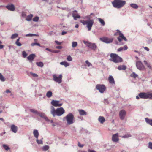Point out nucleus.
<instances>
[{
  "instance_id": "53",
  "label": "nucleus",
  "mask_w": 152,
  "mask_h": 152,
  "mask_svg": "<svg viewBox=\"0 0 152 152\" xmlns=\"http://www.w3.org/2000/svg\"><path fill=\"white\" fill-rule=\"evenodd\" d=\"M36 35L35 34H27L26 36H35Z\"/></svg>"
},
{
  "instance_id": "49",
  "label": "nucleus",
  "mask_w": 152,
  "mask_h": 152,
  "mask_svg": "<svg viewBox=\"0 0 152 152\" xmlns=\"http://www.w3.org/2000/svg\"><path fill=\"white\" fill-rule=\"evenodd\" d=\"M31 74L34 77H38V75L36 74L31 73Z\"/></svg>"
},
{
  "instance_id": "28",
  "label": "nucleus",
  "mask_w": 152,
  "mask_h": 152,
  "mask_svg": "<svg viewBox=\"0 0 152 152\" xmlns=\"http://www.w3.org/2000/svg\"><path fill=\"white\" fill-rule=\"evenodd\" d=\"M52 93L51 91H49L47 92L46 96L48 98H50L52 96Z\"/></svg>"
},
{
  "instance_id": "7",
  "label": "nucleus",
  "mask_w": 152,
  "mask_h": 152,
  "mask_svg": "<svg viewBox=\"0 0 152 152\" xmlns=\"http://www.w3.org/2000/svg\"><path fill=\"white\" fill-rule=\"evenodd\" d=\"M68 124L70 125L72 124L74 121V116L72 113H69L65 117Z\"/></svg>"
},
{
  "instance_id": "42",
  "label": "nucleus",
  "mask_w": 152,
  "mask_h": 152,
  "mask_svg": "<svg viewBox=\"0 0 152 152\" xmlns=\"http://www.w3.org/2000/svg\"><path fill=\"white\" fill-rule=\"evenodd\" d=\"M86 63L87 65V66L88 67L90 66H92V64L89 62L88 60H86Z\"/></svg>"
},
{
  "instance_id": "12",
  "label": "nucleus",
  "mask_w": 152,
  "mask_h": 152,
  "mask_svg": "<svg viewBox=\"0 0 152 152\" xmlns=\"http://www.w3.org/2000/svg\"><path fill=\"white\" fill-rule=\"evenodd\" d=\"M86 44V45L90 48L95 50L96 48V46L95 43H92L88 42H85Z\"/></svg>"
},
{
  "instance_id": "24",
  "label": "nucleus",
  "mask_w": 152,
  "mask_h": 152,
  "mask_svg": "<svg viewBox=\"0 0 152 152\" xmlns=\"http://www.w3.org/2000/svg\"><path fill=\"white\" fill-rule=\"evenodd\" d=\"M80 115H87V113L84 110H78Z\"/></svg>"
},
{
  "instance_id": "32",
  "label": "nucleus",
  "mask_w": 152,
  "mask_h": 152,
  "mask_svg": "<svg viewBox=\"0 0 152 152\" xmlns=\"http://www.w3.org/2000/svg\"><path fill=\"white\" fill-rule=\"evenodd\" d=\"M120 137L123 138H127L131 137V135L129 134H127L123 136H120Z\"/></svg>"
},
{
  "instance_id": "31",
  "label": "nucleus",
  "mask_w": 152,
  "mask_h": 152,
  "mask_svg": "<svg viewBox=\"0 0 152 152\" xmlns=\"http://www.w3.org/2000/svg\"><path fill=\"white\" fill-rule=\"evenodd\" d=\"M144 62L145 65L149 69H152V67H151L150 64L148 63L146 61H144Z\"/></svg>"
},
{
  "instance_id": "64",
  "label": "nucleus",
  "mask_w": 152,
  "mask_h": 152,
  "mask_svg": "<svg viewBox=\"0 0 152 152\" xmlns=\"http://www.w3.org/2000/svg\"><path fill=\"white\" fill-rule=\"evenodd\" d=\"M50 122H51V123H53V120H50Z\"/></svg>"
},
{
  "instance_id": "56",
  "label": "nucleus",
  "mask_w": 152,
  "mask_h": 152,
  "mask_svg": "<svg viewBox=\"0 0 152 152\" xmlns=\"http://www.w3.org/2000/svg\"><path fill=\"white\" fill-rule=\"evenodd\" d=\"M45 50H47V51H49L52 52V50H51V49H50L48 48H46L45 49Z\"/></svg>"
},
{
  "instance_id": "11",
  "label": "nucleus",
  "mask_w": 152,
  "mask_h": 152,
  "mask_svg": "<svg viewBox=\"0 0 152 152\" xmlns=\"http://www.w3.org/2000/svg\"><path fill=\"white\" fill-rule=\"evenodd\" d=\"M136 66L138 69L140 70H145L144 66L140 61H137L136 63Z\"/></svg>"
},
{
  "instance_id": "55",
  "label": "nucleus",
  "mask_w": 152,
  "mask_h": 152,
  "mask_svg": "<svg viewBox=\"0 0 152 152\" xmlns=\"http://www.w3.org/2000/svg\"><path fill=\"white\" fill-rule=\"evenodd\" d=\"M59 52V51L57 50H52V53H58Z\"/></svg>"
},
{
  "instance_id": "50",
  "label": "nucleus",
  "mask_w": 152,
  "mask_h": 152,
  "mask_svg": "<svg viewBox=\"0 0 152 152\" xmlns=\"http://www.w3.org/2000/svg\"><path fill=\"white\" fill-rule=\"evenodd\" d=\"M149 147L152 149V142H150L149 143Z\"/></svg>"
},
{
  "instance_id": "29",
  "label": "nucleus",
  "mask_w": 152,
  "mask_h": 152,
  "mask_svg": "<svg viewBox=\"0 0 152 152\" xmlns=\"http://www.w3.org/2000/svg\"><path fill=\"white\" fill-rule=\"evenodd\" d=\"M32 17L33 15L32 14L29 15L27 16L26 20L28 21H30L31 20Z\"/></svg>"
},
{
  "instance_id": "34",
  "label": "nucleus",
  "mask_w": 152,
  "mask_h": 152,
  "mask_svg": "<svg viewBox=\"0 0 152 152\" xmlns=\"http://www.w3.org/2000/svg\"><path fill=\"white\" fill-rule=\"evenodd\" d=\"M130 76L134 78H135L138 76V75L134 72H133L130 75Z\"/></svg>"
},
{
  "instance_id": "30",
  "label": "nucleus",
  "mask_w": 152,
  "mask_h": 152,
  "mask_svg": "<svg viewBox=\"0 0 152 152\" xmlns=\"http://www.w3.org/2000/svg\"><path fill=\"white\" fill-rule=\"evenodd\" d=\"M130 6L134 9H137L138 7V6L135 4H130Z\"/></svg>"
},
{
  "instance_id": "3",
  "label": "nucleus",
  "mask_w": 152,
  "mask_h": 152,
  "mask_svg": "<svg viewBox=\"0 0 152 152\" xmlns=\"http://www.w3.org/2000/svg\"><path fill=\"white\" fill-rule=\"evenodd\" d=\"M112 3L114 7L119 9L125 4L126 1L121 0H114Z\"/></svg>"
},
{
  "instance_id": "38",
  "label": "nucleus",
  "mask_w": 152,
  "mask_h": 152,
  "mask_svg": "<svg viewBox=\"0 0 152 152\" xmlns=\"http://www.w3.org/2000/svg\"><path fill=\"white\" fill-rule=\"evenodd\" d=\"M3 146L4 148L6 150L8 151L10 149V148L7 145L5 144H3Z\"/></svg>"
},
{
  "instance_id": "26",
  "label": "nucleus",
  "mask_w": 152,
  "mask_h": 152,
  "mask_svg": "<svg viewBox=\"0 0 152 152\" xmlns=\"http://www.w3.org/2000/svg\"><path fill=\"white\" fill-rule=\"evenodd\" d=\"M60 64L61 65H64L65 67L69 66V64L66 61H63L60 63Z\"/></svg>"
},
{
  "instance_id": "40",
  "label": "nucleus",
  "mask_w": 152,
  "mask_h": 152,
  "mask_svg": "<svg viewBox=\"0 0 152 152\" xmlns=\"http://www.w3.org/2000/svg\"><path fill=\"white\" fill-rule=\"evenodd\" d=\"M31 45L32 46H34V45H36L40 47L41 46L40 44H39V43H37V42L33 43L31 44Z\"/></svg>"
},
{
  "instance_id": "63",
  "label": "nucleus",
  "mask_w": 152,
  "mask_h": 152,
  "mask_svg": "<svg viewBox=\"0 0 152 152\" xmlns=\"http://www.w3.org/2000/svg\"><path fill=\"white\" fill-rule=\"evenodd\" d=\"M0 120H1L2 121H4V119L3 118H0Z\"/></svg>"
},
{
  "instance_id": "16",
  "label": "nucleus",
  "mask_w": 152,
  "mask_h": 152,
  "mask_svg": "<svg viewBox=\"0 0 152 152\" xmlns=\"http://www.w3.org/2000/svg\"><path fill=\"white\" fill-rule=\"evenodd\" d=\"M112 140L114 142H117L119 140L118 134V133L113 134L112 136Z\"/></svg>"
},
{
  "instance_id": "48",
  "label": "nucleus",
  "mask_w": 152,
  "mask_h": 152,
  "mask_svg": "<svg viewBox=\"0 0 152 152\" xmlns=\"http://www.w3.org/2000/svg\"><path fill=\"white\" fill-rule=\"evenodd\" d=\"M67 60L69 61H71L72 60V58L70 56H67Z\"/></svg>"
},
{
  "instance_id": "20",
  "label": "nucleus",
  "mask_w": 152,
  "mask_h": 152,
  "mask_svg": "<svg viewBox=\"0 0 152 152\" xmlns=\"http://www.w3.org/2000/svg\"><path fill=\"white\" fill-rule=\"evenodd\" d=\"M11 130L13 132L16 133L17 131L18 128L14 125H12L11 126Z\"/></svg>"
},
{
  "instance_id": "36",
  "label": "nucleus",
  "mask_w": 152,
  "mask_h": 152,
  "mask_svg": "<svg viewBox=\"0 0 152 152\" xmlns=\"http://www.w3.org/2000/svg\"><path fill=\"white\" fill-rule=\"evenodd\" d=\"M37 65L39 66L42 67L43 66V64L42 62H40L36 63Z\"/></svg>"
},
{
  "instance_id": "37",
  "label": "nucleus",
  "mask_w": 152,
  "mask_h": 152,
  "mask_svg": "<svg viewBox=\"0 0 152 152\" xmlns=\"http://www.w3.org/2000/svg\"><path fill=\"white\" fill-rule=\"evenodd\" d=\"M18 36V34L17 33L14 34H13L11 37V38L12 39H14L17 37Z\"/></svg>"
},
{
  "instance_id": "57",
  "label": "nucleus",
  "mask_w": 152,
  "mask_h": 152,
  "mask_svg": "<svg viewBox=\"0 0 152 152\" xmlns=\"http://www.w3.org/2000/svg\"><path fill=\"white\" fill-rule=\"evenodd\" d=\"M144 49L148 51H149V49L147 47H144Z\"/></svg>"
},
{
  "instance_id": "5",
  "label": "nucleus",
  "mask_w": 152,
  "mask_h": 152,
  "mask_svg": "<svg viewBox=\"0 0 152 152\" xmlns=\"http://www.w3.org/2000/svg\"><path fill=\"white\" fill-rule=\"evenodd\" d=\"M139 97L142 99H152V93L147 92V93L142 92L138 94Z\"/></svg>"
},
{
  "instance_id": "41",
  "label": "nucleus",
  "mask_w": 152,
  "mask_h": 152,
  "mask_svg": "<svg viewBox=\"0 0 152 152\" xmlns=\"http://www.w3.org/2000/svg\"><path fill=\"white\" fill-rule=\"evenodd\" d=\"M0 80L2 81H5V78L1 73H0Z\"/></svg>"
},
{
  "instance_id": "6",
  "label": "nucleus",
  "mask_w": 152,
  "mask_h": 152,
  "mask_svg": "<svg viewBox=\"0 0 152 152\" xmlns=\"http://www.w3.org/2000/svg\"><path fill=\"white\" fill-rule=\"evenodd\" d=\"M80 22L84 25H87V27L88 28V31H90L91 30L94 23L93 20H80Z\"/></svg>"
},
{
  "instance_id": "2",
  "label": "nucleus",
  "mask_w": 152,
  "mask_h": 152,
  "mask_svg": "<svg viewBox=\"0 0 152 152\" xmlns=\"http://www.w3.org/2000/svg\"><path fill=\"white\" fill-rule=\"evenodd\" d=\"M119 35L118 37L117 38V39L119 42V45H122L124 44V42H122L123 40L125 41H127V39L126 37L124 36L123 34L118 30H117V32L114 34V36L117 35Z\"/></svg>"
},
{
  "instance_id": "18",
  "label": "nucleus",
  "mask_w": 152,
  "mask_h": 152,
  "mask_svg": "<svg viewBox=\"0 0 152 152\" xmlns=\"http://www.w3.org/2000/svg\"><path fill=\"white\" fill-rule=\"evenodd\" d=\"M36 57V55L35 54H31L30 55L27 57L28 59L31 61H33L35 58Z\"/></svg>"
},
{
  "instance_id": "25",
  "label": "nucleus",
  "mask_w": 152,
  "mask_h": 152,
  "mask_svg": "<svg viewBox=\"0 0 152 152\" xmlns=\"http://www.w3.org/2000/svg\"><path fill=\"white\" fill-rule=\"evenodd\" d=\"M118 69L119 70H125L126 69V67L125 65H120L118 66Z\"/></svg>"
},
{
  "instance_id": "1",
  "label": "nucleus",
  "mask_w": 152,
  "mask_h": 152,
  "mask_svg": "<svg viewBox=\"0 0 152 152\" xmlns=\"http://www.w3.org/2000/svg\"><path fill=\"white\" fill-rule=\"evenodd\" d=\"M51 113L54 117L56 115L60 116L62 115L65 112V110L62 107L58 108L56 110L53 106L51 107Z\"/></svg>"
},
{
  "instance_id": "33",
  "label": "nucleus",
  "mask_w": 152,
  "mask_h": 152,
  "mask_svg": "<svg viewBox=\"0 0 152 152\" xmlns=\"http://www.w3.org/2000/svg\"><path fill=\"white\" fill-rule=\"evenodd\" d=\"M99 21L101 23L102 25L104 26L105 23L103 20L101 18H99L98 19Z\"/></svg>"
},
{
  "instance_id": "60",
  "label": "nucleus",
  "mask_w": 152,
  "mask_h": 152,
  "mask_svg": "<svg viewBox=\"0 0 152 152\" xmlns=\"http://www.w3.org/2000/svg\"><path fill=\"white\" fill-rule=\"evenodd\" d=\"M6 92L7 93H10V91L9 90H7L6 91Z\"/></svg>"
},
{
  "instance_id": "44",
  "label": "nucleus",
  "mask_w": 152,
  "mask_h": 152,
  "mask_svg": "<svg viewBox=\"0 0 152 152\" xmlns=\"http://www.w3.org/2000/svg\"><path fill=\"white\" fill-rule=\"evenodd\" d=\"M49 148V146L48 145H45L43 146V150H47Z\"/></svg>"
},
{
  "instance_id": "43",
  "label": "nucleus",
  "mask_w": 152,
  "mask_h": 152,
  "mask_svg": "<svg viewBox=\"0 0 152 152\" xmlns=\"http://www.w3.org/2000/svg\"><path fill=\"white\" fill-rule=\"evenodd\" d=\"M36 141L37 143L39 144H42L43 142L41 140H39L38 139H37Z\"/></svg>"
},
{
  "instance_id": "54",
  "label": "nucleus",
  "mask_w": 152,
  "mask_h": 152,
  "mask_svg": "<svg viewBox=\"0 0 152 152\" xmlns=\"http://www.w3.org/2000/svg\"><path fill=\"white\" fill-rule=\"evenodd\" d=\"M62 47L61 46H56V49H62Z\"/></svg>"
},
{
  "instance_id": "51",
  "label": "nucleus",
  "mask_w": 152,
  "mask_h": 152,
  "mask_svg": "<svg viewBox=\"0 0 152 152\" xmlns=\"http://www.w3.org/2000/svg\"><path fill=\"white\" fill-rule=\"evenodd\" d=\"M55 42L58 45H61L62 43V42H59L57 40H56Z\"/></svg>"
},
{
  "instance_id": "23",
  "label": "nucleus",
  "mask_w": 152,
  "mask_h": 152,
  "mask_svg": "<svg viewBox=\"0 0 152 152\" xmlns=\"http://www.w3.org/2000/svg\"><path fill=\"white\" fill-rule=\"evenodd\" d=\"M33 134L37 139L38 138V136L39 135V133L37 130H35L34 131Z\"/></svg>"
},
{
  "instance_id": "4",
  "label": "nucleus",
  "mask_w": 152,
  "mask_h": 152,
  "mask_svg": "<svg viewBox=\"0 0 152 152\" xmlns=\"http://www.w3.org/2000/svg\"><path fill=\"white\" fill-rule=\"evenodd\" d=\"M110 57L111 58L110 60L114 62L117 63L123 61L122 59L116 54L113 53L110 54Z\"/></svg>"
},
{
  "instance_id": "62",
  "label": "nucleus",
  "mask_w": 152,
  "mask_h": 152,
  "mask_svg": "<svg viewBox=\"0 0 152 152\" xmlns=\"http://www.w3.org/2000/svg\"><path fill=\"white\" fill-rule=\"evenodd\" d=\"M136 98L137 99H139V97L138 96H137L136 97Z\"/></svg>"
},
{
  "instance_id": "35",
  "label": "nucleus",
  "mask_w": 152,
  "mask_h": 152,
  "mask_svg": "<svg viewBox=\"0 0 152 152\" xmlns=\"http://www.w3.org/2000/svg\"><path fill=\"white\" fill-rule=\"evenodd\" d=\"M19 40L20 38H18L17 39V41L16 42L15 44L18 46H21L22 44L19 42Z\"/></svg>"
},
{
  "instance_id": "9",
  "label": "nucleus",
  "mask_w": 152,
  "mask_h": 152,
  "mask_svg": "<svg viewBox=\"0 0 152 152\" xmlns=\"http://www.w3.org/2000/svg\"><path fill=\"white\" fill-rule=\"evenodd\" d=\"M100 40L106 43H109L112 42L113 39V38H109L107 37H103L100 38Z\"/></svg>"
},
{
  "instance_id": "52",
  "label": "nucleus",
  "mask_w": 152,
  "mask_h": 152,
  "mask_svg": "<svg viewBox=\"0 0 152 152\" xmlns=\"http://www.w3.org/2000/svg\"><path fill=\"white\" fill-rule=\"evenodd\" d=\"M78 146L82 148L84 146V145L81 144L79 142H78Z\"/></svg>"
},
{
  "instance_id": "22",
  "label": "nucleus",
  "mask_w": 152,
  "mask_h": 152,
  "mask_svg": "<svg viewBox=\"0 0 152 152\" xmlns=\"http://www.w3.org/2000/svg\"><path fill=\"white\" fill-rule=\"evenodd\" d=\"M98 120L101 123L103 124L105 121L104 118L102 116H99L98 118Z\"/></svg>"
},
{
  "instance_id": "19",
  "label": "nucleus",
  "mask_w": 152,
  "mask_h": 152,
  "mask_svg": "<svg viewBox=\"0 0 152 152\" xmlns=\"http://www.w3.org/2000/svg\"><path fill=\"white\" fill-rule=\"evenodd\" d=\"M6 7L9 10L13 11L15 10L14 6L13 4L8 5L6 6Z\"/></svg>"
},
{
  "instance_id": "10",
  "label": "nucleus",
  "mask_w": 152,
  "mask_h": 152,
  "mask_svg": "<svg viewBox=\"0 0 152 152\" xmlns=\"http://www.w3.org/2000/svg\"><path fill=\"white\" fill-rule=\"evenodd\" d=\"M96 87V89L101 93H103L106 89V87L104 85L97 84Z\"/></svg>"
},
{
  "instance_id": "21",
  "label": "nucleus",
  "mask_w": 152,
  "mask_h": 152,
  "mask_svg": "<svg viewBox=\"0 0 152 152\" xmlns=\"http://www.w3.org/2000/svg\"><path fill=\"white\" fill-rule=\"evenodd\" d=\"M128 49V47L127 45H125L123 47H121L119 48L117 51L118 52H120L123 50H127Z\"/></svg>"
},
{
  "instance_id": "15",
  "label": "nucleus",
  "mask_w": 152,
  "mask_h": 152,
  "mask_svg": "<svg viewBox=\"0 0 152 152\" xmlns=\"http://www.w3.org/2000/svg\"><path fill=\"white\" fill-rule=\"evenodd\" d=\"M72 15L75 20H76L77 18H80V16L77 13V11L76 10L73 12Z\"/></svg>"
},
{
  "instance_id": "59",
  "label": "nucleus",
  "mask_w": 152,
  "mask_h": 152,
  "mask_svg": "<svg viewBox=\"0 0 152 152\" xmlns=\"http://www.w3.org/2000/svg\"><path fill=\"white\" fill-rule=\"evenodd\" d=\"M4 48V46L1 45H0V49H2Z\"/></svg>"
},
{
  "instance_id": "58",
  "label": "nucleus",
  "mask_w": 152,
  "mask_h": 152,
  "mask_svg": "<svg viewBox=\"0 0 152 152\" xmlns=\"http://www.w3.org/2000/svg\"><path fill=\"white\" fill-rule=\"evenodd\" d=\"M66 33V32L63 31L61 33L62 35H64Z\"/></svg>"
},
{
  "instance_id": "46",
  "label": "nucleus",
  "mask_w": 152,
  "mask_h": 152,
  "mask_svg": "<svg viewBox=\"0 0 152 152\" xmlns=\"http://www.w3.org/2000/svg\"><path fill=\"white\" fill-rule=\"evenodd\" d=\"M39 19V17H34L33 19L34 21H38Z\"/></svg>"
},
{
  "instance_id": "47",
  "label": "nucleus",
  "mask_w": 152,
  "mask_h": 152,
  "mask_svg": "<svg viewBox=\"0 0 152 152\" xmlns=\"http://www.w3.org/2000/svg\"><path fill=\"white\" fill-rule=\"evenodd\" d=\"M30 111L31 112L34 113L36 114H37L38 113V111L37 110L34 109H31L30 110Z\"/></svg>"
},
{
  "instance_id": "8",
  "label": "nucleus",
  "mask_w": 152,
  "mask_h": 152,
  "mask_svg": "<svg viewBox=\"0 0 152 152\" xmlns=\"http://www.w3.org/2000/svg\"><path fill=\"white\" fill-rule=\"evenodd\" d=\"M53 80L54 81L57 82L58 83H60L62 82V76L61 74L60 75L58 76H57L55 75L53 76Z\"/></svg>"
},
{
  "instance_id": "61",
  "label": "nucleus",
  "mask_w": 152,
  "mask_h": 152,
  "mask_svg": "<svg viewBox=\"0 0 152 152\" xmlns=\"http://www.w3.org/2000/svg\"><path fill=\"white\" fill-rule=\"evenodd\" d=\"M79 27V25L78 24H76L75 26V27L76 28H78Z\"/></svg>"
},
{
  "instance_id": "27",
  "label": "nucleus",
  "mask_w": 152,
  "mask_h": 152,
  "mask_svg": "<svg viewBox=\"0 0 152 152\" xmlns=\"http://www.w3.org/2000/svg\"><path fill=\"white\" fill-rule=\"evenodd\" d=\"M146 122L152 126V119H149L148 118H145Z\"/></svg>"
},
{
  "instance_id": "14",
  "label": "nucleus",
  "mask_w": 152,
  "mask_h": 152,
  "mask_svg": "<svg viewBox=\"0 0 152 152\" xmlns=\"http://www.w3.org/2000/svg\"><path fill=\"white\" fill-rule=\"evenodd\" d=\"M126 114V112L124 110H121L119 113V115L120 119L121 120L124 119Z\"/></svg>"
},
{
  "instance_id": "45",
  "label": "nucleus",
  "mask_w": 152,
  "mask_h": 152,
  "mask_svg": "<svg viewBox=\"0 0 152 152\" xmlns=\"http://www.w3.org/2000/svg\"><path fill=\"white\" fill-rule=\"evenodd\" d=\"M22 55L24 58L26 57L27 56V54L25 51L22 52Z\"/></svg>"
},
{
  "instance_id": "17",
  "label": "nucleus",
  "mask_w": 152,
  "mask_h": 152,
  "mask_svg": "<svg viewBox=\"0 0 152 152\" xmlns=\"http://www.w3.org/2000/svg\"><path fill=\"white\" fill-rule=\"evenodd\" d=\"M108 80L109 83L111 84H115V82L114 79L111 75H110L108 78Z\"/></svg>"
},
{
  "instance_id": "13",
  "label": "nucleus",
  "mask_w": 152,
  "mask_h": 152,
  "mask_svg": "<svg viewBox=\"0 0 152 152\" xmlns=\"http://www.w3.org/2000/svg\"><path fill=\"white\" fill-rule=\"evenodd\" d=\"M51 104L55 107H60L62 105V103H60L58 101L52 100L51 102Z\"/></svg>"
},
{
  "instance_id": "39",
  "label": "nucleus",
  "mask_w": 152,
  "mask_h": 152,
  "mask_svg": "<svg viewBox=\"0 0 152 152\" xmlns=\"http://www.w3.org/2000/svg\"><path fill=\"white\" fill-rule=\"evenodd\" d=\"M77 43L76 42H72V47L75 48L77 46Z\"/></svg>"
}]
</instances>
